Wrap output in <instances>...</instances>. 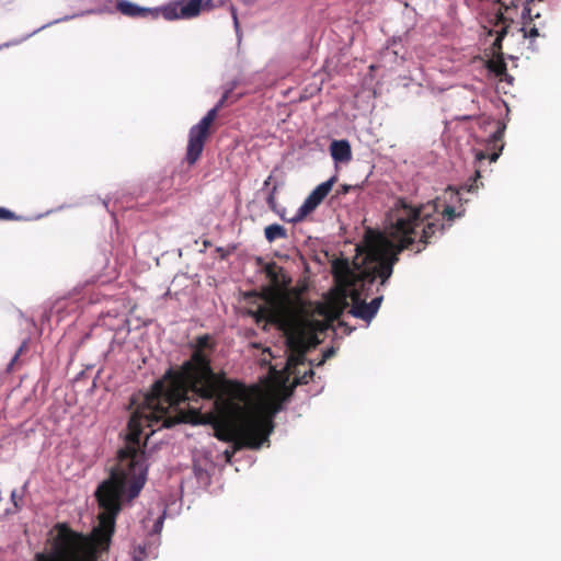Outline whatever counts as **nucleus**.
Instances as JSON below:
<instances>
[{"label":"nucleus","mask_w":561,"mask_h":561,"mask_svg":"<svg viewBox=\"0 0 561 561\" xmlns=\"http://www.w3.org/2000/svg\"><path fill=\"white\" fill-rule=\"evenodd\" d=\"M348 297L352 300V308L350 309V313L358 319H362L366 322H370L374 317L371 313L370 305L366 302V298H360V293L354 291L348 294Z\"/></svg>","instance_id":"nucleus-10"},{"label":"nucleus","mask_w":561,"mask_h":561,"mask_svg":"<svg viewBox=\"0 0 561 561\" xmlns=\"http://www.w3.org/2000/svg\"><path fill=\"white\" fill-rule=\"evenodd\" d=\"M330 153L335 162H350L352 160V149L347 140H333L330 145Z\"/></svg>","instance_id":"nucleus-12"},{"label":"nucleus","mask_w":561,"mask_h":561,"mask_svg":"<svg viewBox=\"0 0 561 561\" xmlns=\"http://www.w3.org/2000/svg\"><path fill=\"white\" fill-rule=\"evenodd\" d=\"M488 68L496 76L506 73L507 67L503 55L493 56V58L488 61Z\"/></svg>","instance_id":"nucleus-14"},{"label":"nucleus","mask_w":561,"mask_h":561,"mask_svg":"<svg viewBox=\"0 0 561 561\" xmlns=\"http://www.w3.org/2000/svg\"><path fill=\"white\" fill-rule=\"evenodd\" d=\"M22 501L23 497L16 490H13L11 492V502L13 504V508H8L7 514H15L18 513L22 507Z\"/></svg>","instance_id":"nucleus-18"},{"label":"nucleus","mask_w":561,"mask_h":561,"mask_svg":"<svg viewBox=\"0 0 561 561\" xmlns=\"http://www.w3.org/2000/svg\"><path fill=\"white\" fill-rule=\"evenodd\" d=\"M264 236L268 242H274L277 239H286L287 230L278 224H273L265 227Z\"/></svg>","instance_id":"nucleus-13"},{"label":"nucleus","mask_w":561,"mask_h":561,"mask_svg":"<svg viewBox=\"0 0 561 561\" xmlns=\"http://www.w3.org/2000/svg\"><path fill=\"white\" fill-rule=\"evenodd\" d=\"M507 33V30L506 27H502V30L497 33V36L496 38L494 39L492 46H491V53H492V56H496V55H503V51H502V41L504 38V36L506 35Z\"/></svg>","instance_id":"nucleus-17"},{"label":"nucleus","mask_w":561,"mask_h":561,"mask_svg":"<svg viewBox=\"0 0 561 561\" xmlns=\"http://www.w3.org/2000/svg\"><path fill=\"white\" fill-rule=\"evenodd\" d=\"M382 299L383 297L382 296H378L376 298H374L369 305H370V309H371V313H373V317L376 316V313L378 312L379 308H380V305L382 302Z\"/></svg>","instance_id":"nucleus-21"},{"label":"nucleus","mask_w":561,"mask_h":561,"mask_svg":"<svg viewBox=\"0 0 561 561\" xmlns=\"http://www.w3.org/2000/svg\"><path fill=\"white\" fill-rule=\"evenodd\" d=\"M350 190H351V186H350V185L344 184V185H342V186L340 187V190L337 191V193H339V194H347V193L350 192Z\"/></svg>","instance_id":"nucleus-26"},{"label":"nucleus","mask_w":561,"mask_h":561,"mask_svg":"<svg viewBox=\"0 0 561 561\" xmlns=\"http://www.w3.org/2000/svg\"><path fill=\"white\" fill-rule=\"evenodd\" d=\"M134 561H149L148 553L146 552L145 546H138L133 551Z\"/></svg>","instance_id":"nucleus-19"},{"label":"nucleus","mask_w":561,"mask_h":561,"mask_svg":"<svg viewBox=\"0 0 561 561\" xmlns=\"http://www.w3.org/2000/svg\"><path fill=\"white\" fill-rule=\"evenodd\" d=\"M342 313V310L341 309H337L335 310L334 312V318L337 319L340 317V314Z\"/></svg>","instance_id":"nucleus-28"},{"label":"nucleus","mask_w":561,"mask_h":561,"mask_svg":"<svg viewBox=\"0 0 561 561\" xmlns=\"http://www.w3.org/2000/svg\"><path fill=\"white\" fill-rule=\"evenodd\" d=\"M20 352H21V350L15 354L13 360H15L19 357Z\"/></svg>","instance_id":"nucleus-29"},{"label":"nucleus","mask_w":561,"mask_h":561,"mask_svg":"<svg viewBox=\"0 0 561 561\" xmlns=\"http://www.w3.org/2000/svg\"><path fill=\"white\" fill-rule=\"evenodd\" d=\"M524 32V37L525 38H535V37H538L539 36V32H538V28L537 27H531L529 31H527L525 27H522V30Z\"/></svg>","instance_id":"nucleus-23"},{"label":"nucleus","mask_w":561,"mask_h":561,"mask_svg":"<svg viewBox=\"0 0 561 561\" xmlns=\"http://www.w3.org/2000/svg\"><path fill=\"white\" fill-rule=\"evenodd\" d=\"M231 14H232L234 26L238 30L239 21H238V16H237V10L234 8H231Z\"/></svg>","instance_id":"nucleus-25"},{"label":"nucleus","mask_w":561,"mask_h":561,"mask_svg":"<svg viewBox=\"0 0 561 561\" xmlns=\"http://www.w3.org/2000/svg\"><path fill=\"white\" fill-rule=\"evenodd\" d=\"M117 9L122 14L130 18L158 19L161 14L167 21L191 20L198 16L203 11L213 9V0H174L160 10L142 8L129 1H121Z\"/></svg>","instance_id":"nucleus-4"},{"label":"nucleus","mask_w":561,"mask_h":561,"mask_svg":"<svg viewBox=\"0 0 561 561\" xmlns=\"http://www.w3.org/2000/svg\"><path fill=\"white\" fill-rule=\"evenodd\" d=\"M192 354L180 366L170 367L154 381L145 402L130 416L125 446L107 479L95 490L102 513L91 539L66 523H57L48 533L45 549L34 561H96V543L107 547L123 500L137 497L147 480V465L140 437L146 425L171 427L180 423L211 424L215 437L234 443L247 437L270 435L273 420L249 405L247 387L211 367L215 342L211 335H198L190 344ZM154 430H151L153 433Z\"/></svg>","instance_id":"nucleus-1"},{"label":"nucleus","mask_w":561,"mask_h":561,"mask_svg":"<svg viewBox=\"0 0 561 561\" xmlns=\"http://www.w3.org/2000/svg\"><path fill=\"white\" fill-rule=\"evenodd\" d=\"M248 314L252 317L256 324H263V329H266L267 324H276L279 322V313L276 309L266 305H260L255 310H248Z\"/></svg>","instance_id":"nucleus-11"},{"label":"nucleus","mask_w":561,"mask_h":561,"mask_svg":"<svg viewBox=\"0 0 561 561\" xmlns=\"http://www.w3.org/2000/svg\"><path fill=\"white\" fill-rule=\"evenodd\" d=\"M291 370V374L294 375L295 385H307L312 377L314 376V371L312 368H309L308 370L304 371L301 374L299 366L296 367H287Z\"/></svg>","instance_id":"nucleus-15"},{"label":"nucleus","mask_w":561,"mask_h":561,"mask_svg":"<svg viewBox=\"0 0 561 561\" xmlns=\"http://www.w3.org/2000/svg\"><path fill=\"white\" fill-rule=\"evenodd\" d=\"M275 190H276V187L273 188V191L268 194V196L266 198V203H267L268 207L273 211H277V209H276Z\"/></svg>","instance_id":"nucleus-22"},{"label":"nucleus","mask_w":561,"mask_h":561,"mask_svg":"<svg viewBox=\"0 0 561 561\" xmlns=\"http://www.w3.org/2000/svg\"><path fill=\"white\" fill-rule=\"evenodd\" d=\"M336 182V176L330 178L328 181L319 184L312 192L307 196L302 205L298 208L294 217L287 219L282 214L280 218L288 222L297 224L301 222L309 214H311L329 195L333 185Z\"/></svg>","instance_id":"nucleus-6"},{"label":"nucleus","mask_w":561,"mask_h":561,"mask_svg":"<svg viewBox=\"0 0 561 561\" xmlns=\"http://www.w3.org/2000/svg\"><path fill=\"white\" fill-rule=\"evenodd\" d=\"M416 218L415 210L399 204L387 216L385 233L371 228L365 230L362 243L356 247V260L363 255V268L355 273L350 270L347 262L343 263L341 280L348 287V294L356 290L360 293V298H367L377 278H380L381 285L386 283L392 275L399 254L412 249Z\"/></svg>","instance_id":"nucleus-2"},{"label":"nucleus","mask_w":561,"mask_h":561,"mask_svg":"<svg viewBox=\"0 0 561 561\" xmlns=\"http://www.w3.org/2000/svg\"><path fill=\"white\" fill-rule=\"evenodd\" d=\"M314 346L313 337L301 331L293 332L287 336V347L289 355L287 367H296L305 364L306 353Z\"/></svg>","instance_id":"nucleus-7"},{"label":"nucleus","mask_w":561,"mask_h":561,"mask_svg":"<svg viewBox=\"0 0 561 561\" xmlns=\"http://www.w3.org/2000/svg\"><path fill=\"white\" fill-rule=\"evenodd\" d=\"M233 89L234 87H231L225 91L217 104L211 110H209L196 125H193L190 128L185 153V160L188 165L195 164L201 158L205 144L213 133L211 127L218 116L219 111L228 103H233L241 98V94L232 98Z\"/></svg>","instance_id":"nucleus-5"},{"label":"nucleus","mask_w":561,"mask_h":561,"mask_svg":"<svg viewBox=\"0 0 561 561\" xmlns=\"http://www.w3.org/2000/svg\"><path fill=\"white\" fill-rule=\"evenodd\" d=\"M268 436L270 435H261V436H256V437H247L245 439H241V440L232 443L233 445L230 448H227L224 451V456H225L226 461L227 462H231L232 457L234 456V454L238 450L242 449V448L259 449L263 445V443L268 439Z\"/></svg>","instance_id":"nucleus-9"},{"label":"nucleus","mask_w":561,"mask_h":561,"mask_svg":"<svg viewBox=\"0 0 561 561\" xmlns=\"http://www.w3.org/2000/svg\"><path fill=\"white\" fill-rule=\"evenodd\" d=\"M505 128L506 127L504 124H500L497 126V129L492 134V136L489 140V144H488V148L490 150H492L491 153H486L484 151L477 152L476 159L479 162H481L485 159H489L490 162H495L499 159V157L504 148L503 137H504Z\"/></svg>","instance_id":"nucleus-8"},{"label":"nucleus","mask_w":561,"mask_h":561,"mask_svg":"<svg viewBox=\"0 0 561 561\" xmlns=\"http://www.w3.org/2000/svg\"><path fill=\"white\" fill-rule=\"evenodd\" d=\"M19 217L11 210L0 207V220H16Z\"/></svg>","instance_id":"nucleus-20"},{"label":"nucleus","mask_w":561,"mask_h":561,"mask_svg":"<svg viewBox=\"0 0 561 561\" xmlns=\"http://www.w3.org/2000/svg\"><path fill=\"white\" fill-rule=\"evenodd\" d=\"M399 204H403L405 207H409L415 213H417V218L415 219V225L413 224V228L415 233L414 244H416L415 253L422 252L427 244L431 243L432 238L436 237L438 233L443 236L448 229L453 221L462 216V213H456L455 208L450 205H446L444 209L438 214V204L437 202L427 203L426 205L413 206L408 204L404 199L399 198L393 207L389 210L390 214L394 208L399 206Z\"/></svg>","instance_id":"nucleus-3"},{"label":"nucleus","mask_w":561,"mask_h":561,"mask_svg":"<svg viewBox=\"0 0 561 561\" xmlns=\"http://www.w3.org/2000/svg\"><path fill=\"white\" fill-rule=\"evenodd\" d=\"M161 526H162V520H161V519H158V520L156 522V524H154V530H157V531H158V530H160Z\"/></svg>","instance_id":"nucleus-27"},{"label":"nucleus","mask_w":561,"mask_h":561,"mask_svg":"<svg viewBox=\"0 0 561 561\" xmlns=\"http://www.w3.org/2000/svg\"><path fill=\"white\" fill-rule=\"evenodd\" d=\"M204 245H205V247H209V245H210V243H209L208 241H205V242H204Z\"/></svg>","instance_id":"nucleus-30"},{"label":"nucleus","mask_w":561,"mask_h":561,"mask_svg":"<svg viewBox=\"0 0 561 561\" xmlns=\"http://www.w3.org/2000/svg\"><path fill=\"white\" fill-rule=\"evenodd\" d=\"M282 268L275 263L271 262L264 266V273L266 277L275 285L279 283V273Z\"/></svg>","instance_id":"nucleus-16"},{"label":"nucleus","mask_w":561,"mask_h":561,"mask_svg":"<svg viewBox=\"0 0 561 561\" xmlns=\"http://www.w3.org/2000/svg\"><path fill=\"white\" fill-rule=\"evenodd\" d=\"M333 354H334V350H333V348H329V350H327V351L323 353V358L319 362V364H318V365H322V364L325 362V359H328V358H330L331 356H333Z\"/></svg>","instance_id":"nucleus-24"},{"label":"nucleus","mask_w":561,"mask_h":561,"mask_svg":"<svg viewBox=\"0 0 561 561\" xmlns=\"http://www.w3.org/2000/svg\"><path fill=\"white\" fill-rule=\"evenodd\" d=\"M476 175L477 178H480V172L478 170L476 171Z\"/></svg>","instance_id":"nucleus-31"}]
</instances>
